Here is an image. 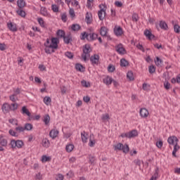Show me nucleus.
I'll return each instance as SVG.
<instances>
[{"label":"nucleus","mask_w":180,"mask_h":180,"mask_svg":"<svg viewBox=\"0 0 180 180\" xmlns=\"http://www.w3.org/2000/svg\"><path fill=\"white\" fill-rule=\"evenodd\" d=\"M157 30L160 31V27L162 30H168V24L164 20H160L159 22V25L158 23H155Z\"/></svg>","instance_id":"8"},{"label":"nucleus","mask_w":180,"mask_h":180,"mask_svg":"<svg viewBox=\"0 0 180 180\" xmlns=\"http://www.w3.org/2000/svg\"><path fill=\"white\" fill-rule=\"evenodd\" d=\"M65 56L70 60H72V58H74V53H72L71 51H66L65 53Z\"/></svg>","instance_id":"45"},{"label":"nucleus","mask_w":180,"mask_h":180,"mask_svg":"<svg viewBox=\"0 0 180 180\" xmlns=\"http://www.w3.org/2000/svg\"><path fill=\"white\" fill-rule=\"evenodd\" d=\"M89 36L90 37V41H94V40H96V39H98V34H96L95 32L89 33Z\"/></svg>","instance_id":"41"},{"label":"nucleus","mask_w":180,"mask_h":180,"mask_svg":"<svg viewBox=\"0 0 180 180\" xmlns=\"http://www.w3.org/2000/svg\"><path fill=\"white\" fill-rule=\"evenodd\" d=\"M162 146H164V142L162 140L156 141V147H158V148H162Z\"/></svg>","instance_id":"51"},{"label":"nucleus","mask_w":180,"mask_h":180,"mask_svg":"<svg viewBox=\"0 0 180 180\" xmlns=\"http://www.w3.org/2000/svg\"><path fill=\"white\" fill-rule=\"evenodd\" d=\"M18 109V103H11V110H16Z\"/></svg>","instance_id":"64"},{"label":"nucleus","mask_w":180,"mask_h":180,"mask_svg":"<svg viewBox=\"0 0 180 180\" xmlns=\"http://www.w3.org/2000/svg\"><path fill=\"white\" fill-rule=\"evenodd\" d=\"M115 151H122L124 154H127L129 151H130V147H129V144L118 143L116 145H114Z\"/></svg>","instance_id":"1"},{"label":"nucleus","mask_w":180,"mask_h":180,"mask_svg":"<svg viewBox=\"0 0 180 180\" xmlns=\"http://www.w3.org/2000/svg\"><path fill=\"white\" fill-rule=\"evenodd\" d=\"M12 109V106L9 105L8 103H4L1 106V110L4 113H9V110Z\"/></svg>","instance_id":"11"},{"label":"nucleus","mask_w":180,"mask_h":180,"mask_svg":"<svg viewBox=\"0 0 180 180\" xmlns=\"http://www.w3.org/2000/svg\"><path fill=\"white\" fill-rule=\"evenodd\" d=\"M88 158H89L91 165H95V161L96 160V158L92 155L91 154H89L88 155Z\"/></svg>","instance_id":"37"},{"label":"nucleus","mask_w":180,"mask_h":180,"mask_svg":"<svg viewBox=\"0 0 180 180\" xmlns=\"http://www.w3.org/2000/svg\"><path fill=\"white\" fill-rule=\"evenodd\" d=\"M15 131H17V133H22L23 131H25V127H17L15 129Z\"/></svg>","instance_id":"52"},{"label":"nucleus","mask_w":180,"mask_h":180,"mask_svg":"<svg viewBox=\"0 0 180 180\" xmlns=\"http://www.w3.org/2000/svg\"><path fill=\"white\" fill-rule=\"evenodd\" d=\"M24 130H26L27 131L33 130V124L30 123H25L24 125Z\"/></svg>","instance_id":"34"},{"label":"nucleus","mask_w":180,"mask_h":180,"mask_svg":"<svg viewBox=\"0 0 180 180\" xmlns=\"http://www.w3.org/2000/svg\"><path fill=\"white\" fill-rule=\"evenodd\" d=\"M75 68L76 70L79 71V72H85V66L81 63H76Z\"/></svg>","instance_id":"14"},{"label":"nucleus","mask_w":180,"mask_h":180,"mask_svg":"<svg viewBox=\"0 0 180 180\" xmlns=\"http://www.w3.org/2000/svg\"><path fill=\"white\" fill-rule=\"evenodd\" d=\"M155 70H157V68L154 65H150L148 67V71H149V73L150 74H154V72H155Z\"/></svg>","instance_id":"48"},{"label":"nucleus","mask_w":180,"mask_h":180,"mask_svg":"<svg viewBox=\"0 0 180 180\" xmlns=\"http://www.w3.org/2000/svg\"><path fill=\"white\" fill-rule=\"evenodd\" d=\"M108 32H109V29L108 27L103 26L101 27L100 30V34L103 37H106V35L108 34Z\"/></svg>","instance_id":"18"},{"label":"nucleus","mask_w":180,"mask_h":180,"mask_svg":"<svg viewBox=\"0 0 180 180\" xmlns=\"http://www.w3.org/2000/svg\"><path fill=\"white\" fill-rule=\"evenodd\" d=\"M85 22H86L87 25H91V15L88 12L86 13Z\"/></svg>","instance_id":"49"},{"label":"nucleus","mask_w":180,"mask_h":180,"mask_svg":"<svg viewBox=\"0 0 180 180\" xmlns=\"http://www.w3.org/2000/svg\"><path fill=\"white\" fill-rule=\"evenodd\" d=\"M21 113L22 115H26V116H30V111H29V109H27L26 105L22 107Z\"/></svg>","instance_id":"26"},{"label":"nucleus","mask_w":180,"mask_h":180,"mask_svg":"<svg viewBox=\"0 0 180 180\" xmlns=\"http://www.w3.org/2000/svg\"><path fill=\"white\" fill-rule=\"evenodd\" d=\"M56 50H58V47H56V48L49 47V48L44 49V51L46 54H51L52 53H56Z\"/></svg>","instance_id":"23"},{"label":"nucleus","mask_w":180,"mask_h":180,"mask_svg":"<svg viewBox=\"0 0 180 180\" xmlns=\"http://www.w3.org/2000/svg\"><path fill=\"white\" fill-rule=\"evenodd\" d=\"M26 1L25 0H18L17 1V6L19 9H23V8L26 7Z\"/></svg>","instance_id":"21"},{"label":"nucleus","mask_w":180,"mask_h":180,"mask_svg":"<svg viewBox=\"0 0 180 180\" xmlns=\"http://www.w3.org/2000/svg\"><path fill=\"white\" fill-rule=\"evenodd\" d=\"M74 148H75V146L72 143H69V144L66 145V146H65V150H66L67 153L72 152V150H74Z\"/></svg>","instance_id":"31"},{"label":"nucleus","mask_w":180,"mask_h":180,"mask_svg":"<svg viewBox=\"0 0 180 180\" xmlns=\"http://www.w3.org/2000/svg\"><path fill=\"white\" fill-rule=\"evenodd\" d=\"M139 136V131L137 129H132L131 131H129V139H134Z\"/></svg>","instance_id":"20"},{"label":"nucleus","mask_w":180,"mask_h":180,"mask_svg":"<svg viewBox=\"0 0 180 180\" xmlns=\"http://www.w3.org/2000/svg\"><path fill=\"white\" fill-rule=\"evenodd\" d=\"M82 143H88V134L84 131L81 133Z\"/></svg>","instance_id":"25"},{"label":"nucleus","mask_w":180,"mask_h":180,"mask_svg":"<svg viewBox=\"0 0 180 180\" xmlns=\"http://www.w3.org/2000/svg\"><path fill=\"white\" fill-rule=\"evenodd\" d=\"M51 10L55 13H57L58 12H60V7L57 6L56 4H52L51 5Z\"/></svg>","instance_id":"44"},{"label":"nucleus","mask_w":180,"mask_h":180,"mask_svg":"<svg viewBox=\"0 0 180 180\" xmlns=\"http://www.w3.org/2000/svg\"><path fill=\"white\" fill-rule=\"evenodd\" d=\"M16 13L18 16H21V18H26V11H23V8H18L16 11Z\"/></svg>","instance_id":"28"},{"label":"nucleus","mask_w":180,"mask_h":180,"mask_svg":"<svg viewBox=\"0 0 180 180\" xmlns=\"http://www.w3.org/2000/svg\"><path fill=\"white\" fill-rule=\"evenodd\" d=\"M56 37L60 40V39H64L65 36V31L64 30H58L56 31Z\"/></svg>","instance_id":"13"},{"label":"nucleus","mask_w":180,"mask_h":180,"mask_svg":"<svg viewBox=\"0 0 180 180\" xmlns=\"http://www.w3.org/2000/svg\"><path fill=\"white\" fill-rule=\"evenodd\" d=\"M136 47L139 50H141V51H143V53H144L146 51V50H144V46H143V44L139 43L136 45Z\"/></svg>","instance_id":"61"},{"label":"nucleus","mask_w":180,"mask_h":180,"mask_svg":"<svg viewBox=\"0 0 180 180\" xmlns=\"http://www.w3.org/2000/svg\"><path fill=\"white\" fill-rule=\"evenodd\" d=\"M7 27L11 32H18V27H16V24H13L11 21L7 23Z\"/></svg>","instance_id":"12"},{"label":"nucleus","mask_w":180,"mask_h":180,"mask_svg":"<svg viewBox=\"0 0 180 180\" xmlns=\"http://www.w3.org/2000/svg\"><path fill=\"white\" fill-rule=\"evenodd\" d=\"M115 51L118 53V54H120L121 56H124V54H127V51L124 47H123L122 44H119L115 46Z\"/></svg>","instance_id":"6"},{"label":"nucleus","mask_w":180,"mask_h":180,"mask_svg":"<svg viewBox=\"0 0 180 180\" xmlns=\"http://www.w3.org/2000/svg\"><path fill=\"white\" fill-rule=\"evenodd\" d=\"M92 51V49L91 48V44H86L83 46V53L82 54V58L84 63L86 61H89V58H86V54H89Z\"/></svg>","instance_id":"2"},{"label":"nucleus","mask_w":180,"mask_h":180,"mask_svg":"<svg viewBox=\"0 0 180 180\" xmlns=\"http://www.w3.org/2000/svg\"><path fill=\"white\" fill-rule=\"evenodd\" d=\"M139 114L141 117H148V110L146 108H141L139 110Z\"/></svg>","instance_id":"16"},{"label":"nucleus","mask_w":180,"mask_h":180,"mask_svg":"<svg viewBox=\"0 0 180 180\" xmlns=\"http://www.w3.org/2000/svg\"><path fill=\"white\" fill-rule=\"evenodd\" d=\"M63 39L65 44H70V43L72 41V37L71 36V34H69L67 36L65 35Z\"/></svg>","instance_id":"19"},{"label":"nucleus","mask_w":180,"mask_h":180,"mask_svg":"<svg viewBox=\"0 0 180 180\" xmlns=\"http://www.w3.org/2000/svg\"><path fill=\"white\" fill-rule=\"evenodd\" d=\"M120 137H122V139H130V136H129V132L121 134Z\"/></svg>","instance_id":"62"},{"label":"nucleus","mask_w":180,"mask_h":180,"mask_svg":"<svg viewBox=\"0 0 180 180\" xmlns=\"http://www.w3.org/2000/svg\"><path fill=\"white\" fill-rule=\"evenodd\" d=\"M164 88L167 91H168V89L171 88V84L169 83V82H168V79H165V81L164 82Z\"/></svg>","instance_id":"47"},{"label":"nucleus","mask_w":180,"mask_h":180,"mask_svg":"<svg viewBox=\"0 0 180 180\" xmlns=\"http://www.w3.org/2000/svg\"><path fill=\"white\" fill-rule=\"evenodd\" d=\"M8 134H10V136H12L13 137H18L19 136L13 129H9Z\"/></svg>","instance_id":"53"},{"label":"nucleus","mask_w":180,"mask_h":180,"mask_svg":"<svg viewBox=\"0 0 180 180\" xmlns=\"http://www.w3.org/2000/svg\"><path fill=\"white\" fill-rule=\"evenodd\" d=\"M115 5L117 6V8H122L123 7V3L120 1H115Z\"/></svg>","instance_id":"60"},{"label":"nucleus","mask_w":180,"mask_h":180,"mask_svg":"<svg viewBox=\"0 0 180 180\" xmlns=\"http://www.w3.org/2000/svg\"><path fill=\"white\" fill-rule=\"evenodd\" d=\"M61 20H63L64 22H67L68 20V18H67V13H62L60 16Z\"/></svg>","instance_id":"55"},{"label":"nucleus","mask_w":180,"mask_h":180,"mask_svg":"<svg viewBox=\"0 0 180 180\" xmlns=\"http://www.w3.org/2000/svg\"><path fill=\"white\" fill-rule=\"evenodd\" d=\"M143 34L146 36L148 40H154V39H155V35H154L153 32H151V30L148 29L144 30Z\"/></svg>","instance_id":"10"},{"label":"nucleus","mask_w":180,"mask_h":180,"mask_svg":"<svg viewBox=\"0 0 180 180\" xmlns=\"http://www.w3.org/2000/svg\"><path fill=\"white\" fill-rule=\"evenodd\" d=\"M110 119V117H109V114L106 113V114H103L101 117V120H109Z\"/></svg>","instance_id":"58"},{"label":"nucleus","mask_w":180,"mask_h":180,"mask_svg":"<svg viewBox=\"0 0 180 180\" xmlns=\"http://www.w3.org/2000/svg\"><path fill=\"white\" fill-rule=\"evenodd\" d=\"M83 101L85 103H89V102H91V97H89V96H86L83 97Z\"/></svg>","instance_id":"59"},{"label":"nucleus","mask_w":180,"mask_h":180,"mask_svg":"<svg viewBox=\"0 0 180 180\" xmlns=\"http://www.w3.org/2000/svg\"><path fill=\"white\" fill-rule=\"evenodd\" d=\"M81 84L84 88H91V82H86L85 79L82 80Z\"/></svg>","instance_id":"38"},{"label":"nucleus","mask_w":180,"mask_h":180,"mask_svg":"<svg viewBox=\"0 0 180 180\" xmlns=\"http://www.w3.org/2000/svg\"><path fill=\"white\" fill-rule=\"evenodd\" d=\"M174 31L175 33L179 34L180 33V26L178 24H175L174 25Z\"/></svg>","instance_id":"54"},{"label":"nucleus","mask_w":180,"mask_h":180,"mask_svg":"<svg viewBox=\"0 0 180 180\" xmlns=\"http://www.w3.org/2000/svg\"><path fill=\"white\" fill-rule=\"evenodd\" d=\"M42 120L44 124H46V126H48V124H49L50 123V115L49 114L44 115V119Z\"/></svg>","instance_id":"33"},{"label":"nucleus","mask_w":180,"mask_h":180,"mask_svg":"<svg viewBox=\"0 0 180 180\" xmlns=\"http://www.w3.org/2000/svg\"><path fill=\"white\" fill-rule=\"evenodd\" d=\"M162 63H164V60H162V59H161L160 57L156 56L155 59V64L157 67H160V65H161V64H162Z\"/></svg>","instance_id":"36"},{"label":"nucleus","mask_w":180,"mask_h":180,"mask_svg":"<svg viewBox=\"0 0 180 180\" xmlns=\"http://www.w3.org/2000/svg\"><path fill=\"white\" fill-rule=\"evenodd\" d=\"M69 15L72 19L75 18V11H74V8H70Z\"/></svg>","instance_id":"57"},{"label":"nucleus","mask_w":180,"mask_h":180,"mask_svg":"<svg viewBox=\"0 0 180 180\" xmlns=\"http://www.w3.org/2000/svg\"><path fill=\"white\" fill-rule=\"evenodd\" d=\"M127 78L129 79V81H134V75L133 73V71L129 70L127 73Z\"/></svg>","instance_id":"30"},{"label":"nucleus","mask_w":180,"mask_h":180,"mask_svg":"<svg viewBox=\"0 0 180 180\" xmlns=\"http://www.w3.org/2000/svg\"><path fill=\"white\" fill-rule=\"evenodd\" d=\"M114 34L117 36V37H120L124 33L123 28L120 26L115 25L113 29Z\"/></svg>","instance_id":"9"},{"label":"nucleus","mask_w":180,"mask_h":180,"mask_svg":"<svg viewBox=\"0 0 180 180\" xmlns=\"http://www.w3.org/2000/svg\"><path fill=\"white\" fill-rule=\"evenodd\" d=\"M37 22H38L39 26H41V27H43L44 29H47V26H46L44 25V20H43L42 18H38Z\"/></svg>","instance_id":"35"},{"label":"nucleus","mask_w":180,"mask_h":180,"mask_svg":"<svg viewBox=\"0 0 180 180\" xmlns=\"http://www.w3.org/2000/svg\"><path fill=\"white\" fill-rule=\"evenodd\" d=\"M99 58H101V57L99 56V55L96 53L92 55L89 58L90 62L91 63V65H93V67H95V65H99V64H101V61H99Z\"/></svg>","instance_id":"4"},{"label":"nucleus","mask_w":180,"mask_h":180,"mask_svg":"<svg viewBox=\"0 0 180 180\" xmlns=\"http://www.w3.org/2000/svg\"><path fill=\"white\" fill-rule=\"evenodd\" d=\"M107 70L108 72H115V71H116V67H115V65H113L112 64H110L108 66Z\"/></svg>","instance_id":"46"},{"label":"nucleus","mask_w":180,"mask_h":180,"mask_svg":"<svg viewBox=\"0 0 180 180\" xmlns=\"http://www.w3.org/2000/svg\"><path fill=\"white\" fill-rule=\"evenodd\" d=\"M0 146L2 147H6L8 146V140L4 139V134L0 135Z\"/></svg>","instance_id":"22"},{"label":"nucleus","mask_w":180,"mask_h":180,"mask_svg":"<svg viewBox=\"0 0 180 180\" xmlns=\"http://www.w3.org/2000/svg\"><path fill=\"white\" fill-rule=\"evenodd\" d=\"M9 145L11 146V148H16V147L17 148H22L25 146V143L22 140L15 141V139H12Z\"/></svg>","instance_id":"3"},{"label":"nucleus","mask_w":180,"mask_h":180,"mask_svg":"<svg viewBox=\"0 0 180 180\" xmlns=\"http://www.w3.org/2000/svg\"><path fill=\"white\" fill-rule=\"evenodd\" d=\"M44 103H45V105L49 106L50 105V103H51V98L49 96H46L44 98Z\"/></svg>","instance_id":"39"},{"label":"nucleus","mask_w":180,"mask_h":180,"mask_svg":"<svg viewBox=\"0 0 180 180\" xmlns=\"http://www.w3.org/2000/svg\"><path fill=\"white\" fill-rule=\"evenodd\" d=\"M104 8H101L98 11V16L99 20H103L105 16H106V9H108V6L106 4L103 5Z\"/></svg>","instance_id":"5"},{"label":"nucleus","mask_w":180,"mask_h":180,"mask_svg":"<svg viewBox=\"0 0 180 180\" xmlns=\"http://www.w3.org/2000/svg\"><path fill=\"white\" fill-rule=\"evenodd\" d=\"M174 136H169L167 139V143L170 146H175V141H174Z\"/></svg>","instance_id":"42"},{"label":"nucleus","mask_w":180,"mask_h":180,"mask_svg":"<svg viewBox=\"0 0 180 180\" xmlns=\"http://www.w3.org/2000/svg\"><path fill=\"white\" fill-rule=\"evenodd\" d=\"M41 162H50L51 161V156H47V155H43L41 158Z\"/></svg>","instance_id":"29"},{"label":"nucleus","mask_w":180,"mask_h":180,"mask_svg":"<svg viewBox=\"0 0 180 180\" xmlns=\"http://www.w3.org/2000/svg\"><path fill=\"white\" fill-rule=\"evenodd\" d=\"M79 39L81 40H85V39H86L87 41H91V40H89V33H88L86 31H84L80 34Z\"/></svg>","instance_id":"15"},{"label":"nucleus","mask_w":180,"mask_h":180,"mask_svg":"<svg viewBox=\"0 0 180 180\" xmlns=\"http://www.w3.org/2000/svg\"><path fill=\"white\" fill-rule=\"evenodd\" d=\"M120 67H129L130 65V63H129V60H126V58H123L120 61Z\"/></svg>","instance_id":"24"},{"label":"nucleus","mask_w":180,"mask_h":180,"mask_svg":"<svg viewBox=\"0 0 180 180\" xmlns=\"http://www.w3.org/2000/svg\"><path fill=\"white\" fill-rule=\"evenodd\" d=\"M42 146L46 148H49L50 147V141H49L46 138L42 140Z\"/></svg>","instance_id":"40"},{"label":"nucleus","mask_w":180,"mask_h":180,"mask_svg":"<svg viewBox=\"0 0 180 180\" xmlns=\"http://www.w3.org/2000/svg\"><path fill=\"white\" fill-rule=\"evenodd\" d=\"M40 12L41 15H43V16H46L47 8L46 7H41Z\"/></svg>","instance_id":"50"},{"label":"nucleus","mask_w":180,"mask_h":180,"mask_svg":"<svg viewBox=\"0 0 180 180\" xmlns=\"http://www.w3.org/2000/svg\"><path fill=\"white\" fill-rule=\"evenodd\" d=\"M71 30L72 32H78V30H81V25L79 24H72L71 25Z\"/></svg>","instance_id":"32"},{"label":"nucleus","mask_w":180,"mask_h":180,"mask_svg":"<svg viewBox=\"0 0 180 180\" xmlns=\"http://www.w3.org/2000/svg\"><path fill=\"white\" fill-rule=\"evenodd\" d=\"M92 137H94V134H90V139H89V147H94L95 146V143H96L95 140H92Z\"/></svg>","instance_id":"43"},{"label":"nucleus","mask_w":180,"mask_h":180,"mask_svg":"<svg viewBox=\"0 0 180 180\" xmlns=\"http://www.w3.org/2000/svg\"><path fill=\"white\" fill-rule=\"evenodd\" d=\"M50 39L47 38L46 42L44 44L45 49H49V46H50Z\"/></svg>","instance_id":"63"},{"label":"nucleus","mask_w":180,"mask_h":180,"mask_svg":"<svg viewBox=\"0 0 180 180\" xmlns=\"http://www.w3.org/2000/svg\"><path fill=\"white\" fill-rule=\"evenodd\" d=\"M59 44H60V39L57 38V37H51V44H49V47L58 48Z\"/></svg>","instance_id":"7"},{"label":"nucleus","mask_w":180,"mask_h":180,"mask_svg":"<svg viewBox=\"0 0 180 180\" xmlns=\"http://www.w3.org/2000/svg\"><path fill=\"white\" fill-rule=\"evenodd\" d=\"M58 133H59L58 130L52 129L49 132V136L51 139H53V140H54V139L57 137V135L58 134Z\"/></svg>","instance_id":"27"},{"label":"nucleus","mask_w":180,"mask_h":180,"mask_svg":"<svg viewBox=\"0 0 180 180\" xmlns=\"http://www.w3.org/2000/svg\"><path fill=\"white\" fill-rule=\"evenodd\" d=\"M132 20L133 22H139V15L136 13L132 14Z\"/></svg>","instance_id":"56"},{"label":"nucleus","mask_w":180,"mask_h":180,"mask_svg":"<svg viewBox=\"0 0 180 180\" xmlns=\"http://www.w3.org/2000/svg\"><path fill=\"white\" fill-rule=\"evenodd\" d=\"M103 82L108 86L112 85V83L113 82V78L110 76H106L105 78L103 79Z\"/></svg>","instance_id":"17"}]
</instances>
